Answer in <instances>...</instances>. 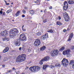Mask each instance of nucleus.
<instances>
[{
	"mask_svg": "<svg viewBox=\"0 0 74 74\" xmlns=\"http://www.w3.org/2000/svg\"><path fill=\"white\" fill-rule=\"evenodd\" d=\"M22 12H23V14H26V11L25 10H23Z\"/></svg>",
	"mask_w": 74,
	"mask_h": 74,
	"instance_id": "7c9ffc66",
	"label": "nucleus"
},
{
	"mask_svg": "<svg viewBox=\"0 0 74 74\" xmlns=\"http://www.w3.org/2000/svg\"><path fill=\"white\" fill-rule=\"evenodd\" d=\"M44 10L45 11H47V9H45V10Z\"/></svg>",
	"mask_w": 74,
	"mask_h": 74,
	"instance_id": "6e6d98bb",
	"label": "nucleus"
},
{
	"mask_svg": "<svg viewBox=\"0 0 74 74\" xmlns=\"http://www.w3.org/2000/svg\"><path fill=\"white\" fill-rule=\"evenodd\" d=\"M56 66H57V67H60V65L59 64H56Z\"/></svg>",
	"mask_w": 74,
	"mask_h": 74,
	"instance_id": "f704fd0d",
	"label": "nucleus"
},
{
	"mask_svg": "<svg viewBox=\"0 0 74 74\" xmlns=\"http://www.w3.org/2000/svg\"><path fill=\"white\" fill-rule=\"evenodd\" d=\"M20 41H26V36H25V34H23L20 36L19 40H16L15 45L16 46H19L21 45Z\"/></svg>",
	"mask_w": 74,
	"mask_h": 74,
	"instance_id": "f257e3e1",
	"label": "nucleus"
},
{
	"mask_svg": "<svg viewBox=\"0 0 74 74\" xmlns=\"http://www.w3.org/2000/svg\"><path fill=\"white\" fill-rule=\"evenodd\" d=\"M11 72H12V70H10L8 71V73H11Z\"/></svg>",
	"mask_w": 74,
	"mask_h": 74,
	"instance_id": "2f4dec72",
	"label": "nucleus"
},
{
	"mask_svg": "<svg viewBox=\"0 0 74 74\" xmlns=\"http://www.w3.org/2000/svg\"><path fill=\"white\" fill-rule=\"evenodd\" d=\"M13 4H14V3H11V4H12V5Z\"/></svg>",
	"mask_w": 74,
	"mask_h": 74,
	"instance_id": "680f3d73",
	"label": "nucleus"
},
{
	"mask_svg": "<svg viewBox=\"0 0 74 74\" xmlns=\"http://www.w3.org/2000/svg\"><path fill=\"white\" fill-rule=\"evenodd\" d=\"M14 69H15V68H12V70H14Z\"/></svg>",
	"mask_w": 74,
	"mask_h": 74,
	"instance_id": "5fc2aeb1",
	"label": "nucleus"
},
{
	"mask_svg": "<svg viewBox=\"0 0 74 74\" xmlns=\"http://www.w3.org/2000/svg\"><path fill=\"white\" fill-rule=\"evenodd\" d=\"M63 32L65 33V32H66V29H64L63 30Z\"/></svg>",
	"mask_w": 74,
	"mask_h": 74,
	"instance_id": "a19ab883",
	"label": "nucleus"
},
{
	"mask_svg": "<svg viewBox=\"0 0 74 74\" xmlns=\"http://www.w3.org/2000/svg\"><path fill=\"white\" fill-rule=\"evenodd\" d=\"M40 1H41L40 0H37V3H40Z\"/></svg>",
	"mask_w": 74,
	"mask_h": 74,
	"instance_id": "473e14b6",
	"label": "nucleus"
},
{
	"mask_svg": "<svg viewBox=\"0 0 74 74\" xmlns=\"http://www.w3.org/2000/svg\"><path fill=\"white\" fill-rule=\"evenodd\" d=\"M68 3L69 4H72L74 3V0H70L68 1Z\"/></svg>",
	"mask_w": 74,
	"mask_h": 74,
	"instance_id": "dca6fc26",
	"label": "nucleus"
},
{
	"mask_svg": "<svg viewBox=\"0 0 74 74\" xmlns=\"http://www.w3.org/2000/svg\"><path fill=\"white\" fill-rule=\"evenodd\" d=\"M41 38L43 40H45V39H46V38H48V33H46L45 34V35L41 36Z\"/></svg>",
	"mask_w": 74,
	"mask_h": 74,
	"instance_id": "9b49d317",
	"label": "nucleus"
},
{
	"mask_svg": "<svg viewBox=\"0 0 74 74\" xmlns=\"http://www.w3.org/2000/svg\"><path fill=\"white\" fill-rule=\"evenodd\" d=\"M72 67L73 69H74V64L72 65Z\"/></svg>",
	"mask_w": 74,
	"mask_h": 74,
	"instance_id": "a18cd8bd",
	"label": "nucleus"
},
{
	"mask_svg": "<svg viewBox=\"0 0 74 74\" xmlns=\"http://www.w3.org/2000/svg\"><path fill=\"white\" fill-rule=\"evenodd\" d=\"M8 73V72H7L6 73V74H7Z\"/></svg>",
	"mask_w": 74,
	"mask_h": 74,
	"instance_id": "69168bd1",
	"label": "nucleus"
},
{
	"mask_svg": "<svg viewBox=\"0 0 74 74\" xmlns=\"http://www.w3.org/2000/svg\"><path fill=\"white\" fill-rule=\"evenodd\" d=\"M19 51H21V49H22V47H21L19 48Z\"/></svg>",
	"mask_w": 74,
	"mask_h": 74,
	"instance_id": "37998d69",
	"label": "nucleus"
},
{
	"mask_svg": "<svg viewBox=\"0 0 74 74\" xmlns=\"http://www.w3.org/2000/svg\"><path fill=\"white\" fill-rule=\"evenodd\" d=\"M29 12L31 14H34V11H33V10H31Z\"/></svg>",
	"mask_w": 74,
	"mask_h": 74,
	"instance_id": "bb28decb",
	"label": "nucleus"
},
{
	"mask_svg": "<svg viewBox=\"0 0 74 74\" xmlns=\"http://www.w3.org/2000/svg\"><path fill=\"white\" fill-rule=\"evenodd\" d=\"M12 21H13V22H14V20H12Z\"/></svg>",
	"mask_w": 74,
	"mask_h": 74,
	"instance_id": "bf43d9fd",
	"label": "nucleus"
},
{
	"mask_svg": "<svg viewBox=\"0 0 74 74\" xmlns=\"http://www.w3.org/2000/svg\"><path fill=\"white\" fill-rule=\"evenodd\" d=\"M3 10V9H1V11H2V10Z\"/></svg>",
	"mask_w": 74,
	"mask_h": 74,
	"instance_id": "13d9d810",
	"label": "nucleus"
},
{
	"mask_svg": "<svg viewBox=\"0 0 74 74\" xmlns=\"http://www.w3.org/2000/svg\"><path fill=\"white\" fill-rule=\"evenodd\" d=\"M49 9L50 10H51L52 9V7H51V6H50L49 7Z\"/></svg>",
	"mask_w": 74,
	"mask_h": 74,
	"instance_id": "ea45409f",
	"label": "nucleus"
},
{
	"mask_svg": "<svg viewBox=\"0 0 74 74\" xmlns=\"http://www.w3.org/2000/svg\"><path fill=\"white\" fill-rule=\"evenodd\" d=\"M71 49H74V46H72L71 47Z\"/></svg>",
	"mask_w": 74,
	"mask_h": 74,
	"instance_id": "4c0bfd02",
	"label": "nucleus"
},
{
	"mask_svg": "<svg viewBox=\"0 0 74 74\" xmlns=\"http://www.w3.org/2000/svg\"><path fill=\"white\" fill-rule=\"evenodd\" d=\"M57 24L58 25H59V26H60V25H62V23H60V22H58L57 23Z\"/></svg>",
	"mask_w": 74,
	"mask_h": 74,
	"instance_id": "c85d7f7f",
	"label": "nucleus"
},
{
	"mask_svg": "<svg viewBox=\"0 0 74 74\" xmlns=\"http://www.w3.org/2000/svg\"><path fill=\"white\" fill-rule=\"evenodd\" d=\"M63 16L64 18H66V17H67V16H68L69 15H68V14H67V13L65 12L63 13Z\"/></svg>",
	"mask_w": 74,
	"mask_h": 74,
	"instance_id": "f3484780",
	"label": "nucleus"
},
{
	"mask_svg": "<svg viewBox=\"0 0 74 74\" xmlns=\"http://www.w3.org/2000/svg\"><path fill=\"white\" fill-rule=\"evenodd\" d=\"M22 30L23 32H25L26 31V30L25 29L23 28H22Z\"/></svg>",
	"mask_w": 74,
	"mask_h": 74,
	"instance_id": "72a5a7b5",
	"label": "nucleus"
},
{
	"mask_svg": "<svg viewBox=\"0 0 74 74\" xmlns=\"http://www.w3.org/2000/svg\"><path fill=\"white\" fill-rule=\"evenodd\" d=\"M64 18L65 21H66V22L69 21V20H70V17H69V16H68L65 17Z\"/></svg>",
	"mask_w": 74,
	"mask_h": 74,
	"instance_id": "2eb2a0df",
	"label": "nucleus"
},
{
	"mask_svg": "<svg viewBox=\"0 0 74 74\" xmlns=\"http://www.w3.org/2000/svg\"><path fill=\"white\" fill-rule=\"evenodd\" d=\"M9 40L10 39H9V38H2V40H3V41H4L5 40H7V41H8V40Z\"/></svg>",
	"mask_w": 74,
	"mask_h": 74,
	"instance_id": "412c9836",
	"label": "nucleus"
},
{
	"mask_svg": "<svg viewBox=\"0 0 74 74\" xmlns=\"http://www.w3.org/2000/svg\"><path fill=\"white\" fill-rule=\"evenodd\" d=\"M34 2L35 3H37V1H35Z\"/></svg>",
	"mask_w": 74,
	"mask_h": 74,
	"instance_id": "603ef678",
	"label": "nucleus"
},
{
	"mask_svg": "<svg viewBox=\"0 0 74 74\" xmlns=\"http://www.w3.org/2000/svg\"><path fill=\"white\" fill-rule=\"evenodd\" d=\"M58 18L59 20H60V19H61V17L60 16H59Z\"/></svg>",
	"mask_w": 74,
	"mask_h": 74,
	"instance_id": "79ce46f5",
	"label": "nucleus"
},
{
	"mask_svg": "<svg viewBox=\"0 0 74 74\" xmlns=\"http://www.w3.org/2000/svg\"><path fill=\"white\" fill-rule=\"evenodd\" d=\"M0 15H2V14H3V11H2V10H1L0 11Z\"/></svg>",
	"mask_w": 74,
	"mask_h": 74,
	"instance_id": "c9c22d12",
	"label": "nucleus"
},
{
	"mask_svg": "<svg viewBox=\"0 0 74 74\" xmlns=\"http://www.w3.org/2000/svg\"><path fill=\"white\" fill-rule=\"evenodd\" d=\"M19 14H20V11L19 10L15 14L16 16H18L19 15Z\"/></svg>",
	"mask_w": 74,
	"mask_h": 74,
	"instance_id": "4be33fe9",
	"label": "nucleus"
},
{
	"mask_svg": "<svg viewBox=\"0 0 74 74\" xmlns=\"http://www.w3.org/2000/svg\"><path fill=\"white\" fill-rule=\"evenodd\" d=\"M49 67V66L48 65H44L43 66V69L44 70H45L46 69L47 67Z\"/></svg>",
	"mask_w": 74,
	"mask_h": 74,
	"instance_id": "a211bd4d",
	"label": "nucleus"
},
{
	"mask_svg": "<svg viewBox=\"0 0 74 74\" xmlns=\"http://www.w3.org/2000/svg\"><path fill=\"white\" fill-rule=\"evenodd\" d=\"M24 27V25H23L22 27V29Z\"/></svg>",
	"mask_w": 74,
	"mask_h": 74,
	"instance_id": "3c124183",
	"label": "nucleus"
},
{
	"mask_svg": "<svg viewBox=\"0 0 74 74\" xmlns=\"http://www.w3.org/2000/svg\"><path fill=\"white\" fill-rule=\"evenodd\" d=\"M6 5H9L10 4V3H6L5 4Z\"/></svg>",
	"mask_w": 74,
	"mask_h": 74,
	"instance_id": "de8ad7c7",
	"label": "nucleus"
},
{
	"mask_svg": "<svg viewBox=\"0 0 74 74\" xmlns=\"http://www.w3.org/2000/svg\"><path fill=\"white\" fill-rule=\"evenodd\" d=\"M1 59V56L0 55V59Z\"/></svg>",
	"mask_w": 74,
	"mask_h": 74,
	"instance_id": "052dcab7",
	"label": "nucleus"
},
{
	"mask_svg": "<svg viewBox=\"0 0 74 74\" xmlns=\"http://www.w3.org/2000/svg\"><path fill=\"white\" fill-rule=\"evenodd\" d=\"M9 51V48L6 47L4 50L3 51V53H5L6 52H7L8 51Z\"/></svg>",
	"mask_w": 74,
	"mask_h": 74,
	"instance_id": "4468645a",
	"label": "nucleus"
},
{
	"mask_svg": "<svg viewBox=\"0 0 74 74\" xmlns=\"http://www.w3.org/2000/svg\"><path fill=\"white\" fill-rule=\"evenodd\" d=\"M26 60V55L22 54L21 55H19L16 58V62H23Z\"/></svg>",
	"mask_w": 74,
	"mask_h": 74,
	"instance_id": "f03ea898",
	"label": "nucleus"
},
{
	"mask_svg": "<svg viewBox=\"0 0 74 74\" xmlns=\"http://www.w3.org/2000/svg\"><path fill=\"white\" fill-rule=\"evenodd\" d=\"M70 50L69 49H67L66 50L64 51L63 52V54L65 55H66L67 57H69L70 55Z\"/></svg>",
	"mask_w": 74,
	"mask_h": 74,
	"instance_id": "6e6552de",
	"label": "nucleus"
},
{
	"mask_svg": "<svg viewBox=\"0 0 74 74\" xmlns=\"http://www.w3.org/2000/svg\"><path fill=\"white\" fill-rule=\"evenodd\" d=\"M10 7H12V5H10Z\"/></svg>",
	"mask_w": 74,
	"mask_h": 74,
	"instance_id": "e2e57ef3",
	"label": "nucleus"
},
{
	"mask_svg": "<svg viewBox=\"0 0 74 74\" xmlns=\"http://www.w3.org/2000/svg\"><path fill=\"white\" fill-rule=\"evenodd\" d=\"M2 66L3 67H5V65H3Z\"/></svg>",
	"mask_w": 74,
	"mask_h": 74,
	"instance_id": "8fccbe9b",
	"label": "nucleus"
},
{
	"mask_svg": "<svg viewBox=\"0 0 74 74\" xmlns=\"http://www.w3.org/2000/svg\"><path fill=\"white\" fill-rule=\"evenodd\" d=\"M36 35L38 36H40V35H41V33L40 32L37 33L36 34Z\"/></svg>",
	"mask_w": 74,
	"mask_h": 74,
	"instance_id": "a878e982",
	"label": "nucleus"
},
{
	"mask_svg": "<svg viewBox=\"0 0 74 74\" xmlns=\"http://www.w3.org/2000/svg\"><path fill=\"white\" fill-rule=\"evenodd\" d=\"M47 20L46 19H45V20H44L43 21V23H46V22H47Z\"/></svg>",
	"mask_w": 74,
	"mask_h": 74,
	"instance_id": "c756f323",
	"label": "nucleus"
},
{
	"mask_svg": "<svg viewBox=\"0 0 74 74\" xmlns=\"http://www.w3.org/2000/svg\"><path fill=\"white\" fill-rule=\"evenodd\" d=\"M64 49H65V48L64 47H62L60 49L59 51H63Z\"/></svg>",
	"mask_w": 74,
	"mask_h": 74,
	"instance_id": "393cba45",
	"label": "nucleus"
},
{
	"mask_svg": "<svg viewBox=\"0 0 74 74\" xmlns=\"http://www.w3.org/2000/svg\"><path fill=\"white\" fill-rule=\"evenodd\" d=\"M25 9V10H26L27 9V7H25V8H24Z\"/></svg>",
	"mask_w": 74,
	"mask_h": 74,
	"instance_id": "09e8293b",
	"label": "nucleus"
},
{
	"mask_svg": "<svg viewBox=\"0 0 74 74\" xmlns=\"http://www.w3.org/2000/svg\"><path fill=\"white\" fill-rule=\"evenodd\" d=\"M44 13H45V11H44Z\"/></svg>",
	"mask_w": 74,
	"mask_h": 74,
	"instance_id": "0e129e2a",
	"label": "nucleus"
},
{
	"mask_svg": "<svg viewBox=\"0 0 74 74\" xmlns=\"http://www.w3.org/2000/svg\"><path fill=\"white\" fill-rule=\"evenodd\" d=\"M19 32L18 30L16 28L12 30H10L9 32V36L11 38H12L14 36H16Z\"/></svg>",
	"mask_w": 74,
	"mask_h": 74,
	"instance_id": "7ed1b4c3",
	"label": "nucleus"
},
{
	"mask_svg": "<svg viewBox=\"0 0 74 74\" xmlns=\"http://www.w3.org/2000/svg\"><path fill=\"white\" fill-rule=\"evenodd\" d=\"M49 57L47 56L44 57L42 59L44 61H47V60H48L49 59Z\"/></svg>",
	"mask_w": 74,
	"mask_h": 74,
	"instance_id": "ddd939ff",
	"label": "nucleus"
},
{
	"mask_svg": "<svg viewBox=\"0 0 74 74\" xmlns=\"http://www.w3.org/2000/svg\"><path fill=\"white\" fill-rule=\"evenodd\" d=\"M54 66L53 65H51V66H50V67H51V69H53V68H54Z\"/></svg>",
	"mask_w": 74,
	"mask_h": 74,
	"instance_id": "e433bc0d",
	"label": "nucleus"
},
{
	"mask_svg": "<svg viewBox=\"0 0 74 74\" xmlns=\"http://www.w3.org/2000/svg\"><path fill=\"white\" fill-rule=\"evenodd\" d=\"M40 11H41V12H42V11H42V10H41Z\"/></svg>",
	"mask_w": 74,
	"mask_h": 74,
	"instance_id": "4d7b16f0",
	"label": "nucleus"
},
{
	"mask_svg": "<svg viewBox=\"0 0 74 74\" xmlns=\"http://www.w3.org/2000/svg\"><path fill=\"white\" fill-rule=\"evenodd\" d=\"M59 53V52H58V50H54L50 52V55L52 56L53 57L55 56H56L58 55Z\"/></svg>",
	"mask_w": 74,
	"mask_h": 74,
	"instance_id": "39448f33",
	"label": "nucleus"
},
{
	"mask_svg": "<svg viewBox=\"0 0 74 74\" xmlns=\"http://www.w3.org/2000/svg\"><path fill=\"white\" fill-rule=\"evenodd\" d=\"M4 2H5V3H7V1H4Z\"/></svg>",
	"mask_w": 74,
	"mask_h": 74,
	"instance_id": "864d4df0",
	"label": "nucleus"
},
{
	"mask_svg": "<svg viewBox=\"0 0 74 74\" xmlns=\"http://www.w3.org/2000/svg\"><path fill=\"white\" fill-rule=\"evenodd\" d=\"M46 49V47L45 46H44L40 48V50L41 51H44V50H45V49Z\"/></svg>",
	"mask_w": 74,
	"mask_h": 74,
	"instance_id": "6ab92c4d",
	"label": "nucleus"
},
{
	"mask_svg": "<svg viewBox=\"0 0 74 74\" xmlns=\"http://www.w3.org/2000/svg\"><path fill=\"white\" fill-rule=\"evenodd\" d=\"M25 16L24 14H23L22 15V17H23V18H24V17H25Z\"/></svg>",
	"mask_w": 74,
	"mask_h": 74,
	"instance_id": "c03bdc74",
	"label": "nucleus"
},
{
	"mask_svg": "<svg viewBox=\"0 0 74 74\" xmlns=\"http://www.w3.org/2000/svg\"><path fill=\"white\" fill-rule=\"evenodd\" d=\"M3 16H4L5 15V12H3Z\"/></svg>",
	"mask_w": 74,
	"mask_h": 74,
	"instance_id": "58836bf2",
	"label": "nucleus"
},
{
	"mask_svg": "<svg viewBox=\"0 0 74 74\" xmlns=\"http://www.w3.org/2000/svg\"><path fill=\"white\" fill-rule=\"evenodd\" d=\"M74 63V61L73 60H71L70 61L69 64H73Z\"/></svg>",
	"mask_w": 74,
	"mask_h": 74,
	"instance_id": "cd10ccee",
	"label": "nucleus"
},
{
	"mask_svg": "<svg viewBox=\"0 0 74 74\" xmlns=\"http://www.w3.org/2000/svg\"><path fill=\"white\" fill-rule=\"evenodd\" d=\"M12 10L11 9H10L9 10H8L7 11V13L8 14H9V13H10V12H12Z\"/></svg>",
	"mask_w": 74,
	"mask_h": 74,
	"instance_id": "b1692460",
	"label": "nucleus"
},
{
	"mask_svg": "<svg viewBox=\"0 0 74 74\" xmlns=\"http://www.w3.org/2000/svg\"><path fill=\"white\" fill-rule=\"evenodd\" d=\"M40 39L37 38L36 39V41L34 42V45L35 47H38V46H39L40 45Z\"/></svg>",
	"mask_w": 74,
	"mask_h": 74,
	"instance_id": "423d86ee",
	"label": "nucleus"
},
{
	"mask_svg": "<svg viewBox=\"0 0 74 74\" xmlns=\"http://www.w3.org/2000/svg\"><path fill=\"white\" fill-rule=\"evenodd\" d=\"M47 1H49V0H47Z\"/></svg>",
	"mask_w": 74,
	"mask_h": 74,
	"instance_id": "774afa93",
	"label": "nucleus"
},
{
	"mask_svg": "<svg viewBox=\"0 0 74 74\" xmlns=\"http://www.w3.org/2000/svg\"><path fill=\"white\" fill-rule=\"evenodd\" d=\"M40 70V66H34L33 67H31L29 68V70L32 72L36 71L37 72Z\"/></svg>",
	"mask_w": 74,
	"mask_h": 74,
	"instance_id": "20e7f679",
	"label": "nucleus"
},
{
	"mask_svg": "<svg viewBox=\"0 0 74 74\" xmlns=\"http://www.w3.org/2000/svg\"><path fill=\"white\" fill-rule=\"evenodd\" d=\"M47 32L52 33H54L55 32V30H52V29H50L49 30L47 31Z\"/></svg>",
	"mask_w": 74,
	"mask_h": 74,
	"instance_id": "aec40b11",
	"label": "nucleus"
},
{
	"mask_svg": "<svg viewBox=\"0 0 74 74\" xmlns=\"http://www.w3.org/2000/svg\"><path fill=\"white\" fill-rule=\"evenodd\" d=\"M63 8L65 11H66L67 10V8H68V3H67V2L66 1H65L64 2Z\"/></svg>",
	"mask_w": 74,
	"mask_h": 74,
	"instance_id": "1a4fd4ad",
	"label": "nucleus"
},
{
	"mask_svg": "<svg viewBox=\"0 0 74 74\" xmlns=\"http://www.w3.org/2000/svg\"><path fill=\"white\" fill-rule=\"evenodd\" d=\"M6 35L8 34V32H7L6 30H5L4 31L1 32V36H4V35Z\"/></svg>",
	"mask_w": 74,
	"mask_h": 74,
	"instance_id": "9d476101",
	"label": "nucleus"
},
{
	"mask_svg": "<svg viewBox=\"0 0 74 74\" xmlns=\"http://www.w3.org/2000/svg\"><path fill=\"white\" fill-rule=\"evenodd\" d=\"M73 33H71L69 37V38L68 40L67 41H71V38H73Z\"/></svg>",
	"mask_w": 74,
	"mask_h": 74,
	"instance_id": "f8f14e48",
	"label": "nucleus"
},
{
	"mask_svg": "<svg viewBox=\"0 0 74 74\" xmlns=\"http://www.w3.org/2000/svg\"><path fill=\"white\" fill-rule=\"evenodd\" d=\"M62 63L63 66H66L69 64V61L66 58H63L62 62Z\"/></svg>",
	"mask_w": 74,
	"mask_h": 74,
	"instance_id": "0eeeda50",
	"label": "nucleus"
},
{
	"mask_svg": "<svg viewBox=\"0 0 74 74\" xmlns=\"http://www.w3.org/2000/svg\"><path fill=\"white\" fill-rule=\"evenodd\" d=\"M29 69V67H27V66H26V68H25V69L26 70L27 69Z\"/></svg>",
	"mask_w": 74,
	"mask_h": 74,
	"instance_id": "49530a36",
	"label": "nucleus"
},
{
	"mask_svg": "<svg viewBox=\"0 0 74 74\" xmlns=\"http://www.w3.org/2000/svg\"><path fill=\"white\" fill-rule=\"evenodd\" d=\"M44 60L43 59H42L40 60V62H39L40 64L41 65H42V64H43V62H44Z\"/></svg>",
	"mask_w": 74,
	"mask_h": 74,
	"instance_id": "5701e85b",
	"label": "nucleus"
},
{
	"mask_svg": "<svg viewBox=\"0 0 74 74\" xmlns=\"http://www.w3.org/2000/svg\"><path fill=\"white\" fill-rule=\"evenodd\" d=\"M9 1L10 2V0H9Z\"/></svg>",
	"mask_w": 74,
	"mask_h": 74,
	"instance_id": "338daca9",
	"label": "nucleus"
}]
</instances>
